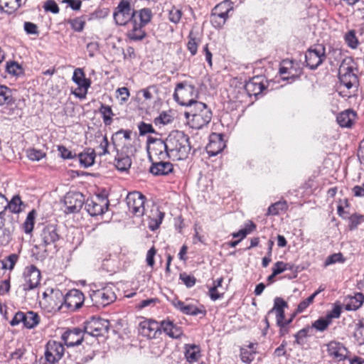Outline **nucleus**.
Returning <instances> with one entry per match:
<instances>
[{
	"label": "nucleus",
	"instance_id": "obj_9",
	"mask_svg": "<svg viewBox=\"0 0 364 364\" xmlns=\"http://www.w3.org/2000/svg\"><path fill=\"white\" fill-rule=\"evenodd\" d=\"M287 303L280 297H276L274 301V306L268 312L264 318V322L266 325V328L269 327V322L268 317L273 313L276 314L277 324L281 328H284L292 321V318L285 320L284 319V308L287 307Z\"/></svg>",
	"mask_w": 364,
	"mask_h": 364
},
{
	"label": "nucleus",
	"instance_id": "obj_8",
	"mask_svg": "<svg viewBox=\"0 0 364 364\" xmlns=\"http://www.w3.org/2000/svg\"><path fill=\"white\" fill-rule=\"evenodd\" d=\"M135 10L132 9L130 0H121L115 8L113 17L119 26H125L129 22H134Z\"/></svg>",
	"mask_w": 364,
	"mask_h": 364
},
{
	"label": "nucleus",
	"instance_id": "obj_43",
	"mask_svg": "<svg viewBox=\"0 0 364 364\" xmlns=\"http://www.w3.org/2000/svg\"><path fill=\"white\" fill-rule=\"evenodd\" d=\"M318 295V292H314L310 296H309L307 299H304L301 302L299 303V304L297 306V309L296 310V312L292 315L291 318H293L296 314L302 313L304 311L307 307L313 303L315 297Z\"/></svg>",
	"mask_w": 364,
	"mask_h": 364
},
{
	"label": "nucleus",
	"instance_id": "obj_39",
	"mask_svg": "<svg viewBox=\"0 0 364 364\" xmlns=\"http://www.w3.org/2000/svg\"><path fill=\"white\" fill-rule=\"evenodd\" d=\"M99 112L102 114L105 124H111L112 122V117L114 116V113L112 110L111 107L109 105L102 104L100 107Z\"/></svg>",
	"mask_w": 364,
	"mask_h": 364
},
{
	"label": "nucleus",
	"instance_id": "obj_40",
	"mask_svg": "<svg viewBox=\"0 0 364 364\" xmlns=\"http://www.w3.org/2000/svg\"><path fill=\"white\" fill-rule=\"evenodd\" d=\"M22 205L23 202L21 201L20 196L18 195L14 196L9 203L6 201V203L5 204L6 209L9 208L11 212L14 213H20L22 210Z\"/></svg>",
	"mask_w": 364,
	"mask_h": 364
},
{
	"label": "nucleus",
	"instance_id": "obj_38",
	"mask_svg": "<svg viewBox=\"0 0 364 364\" xmlns=\"http://www.w3.org/2000/svg\"><path fill=\"white\" fill-rule=\"evenodd\" d=\"M36 215V213L34 210H32L28 213L26 220L23 223V230L25 233L31 234L33 232Z\"/></svg>",
	"mask_w": 364,
	"mask_h": 364
},
{
	"label": "nucleus",
	"instance_id": "obj_22",
	"mask_svg": "<svg viewBox=\"0 0 364 364\" xmlns=\"http://www.w3.org/2000/svg\"><path fill=\"white\" fill-rule=\"evenodd\" d=\"M267 88L265 80L262 76H255L245 83V89L249 96H257Z\"/></svg>",
	"mask_w": 364,
	"mask_h": 364
},
{
	"label": "nucleus",
	"instance_id": "obj_7",
	"mask_svg": "<svg viewBox=\"0 0 364 364\" xmlns=\"http://www.w3.org/2000/svg\"><path fill=\"white\" fill-rule=\"evenodd\" d=\"M92 304L97 307H105L114 302L117 296L114 287L107 285L97 290H92L90 294Z\"/></svg>",
	"mask_w": 364,
	"mask_h": 364
},
{
	"label": "nucleus",
	"instance_id": "obj_5",
	"mask_svg": "<svg viewBox=\"0 0 364 364\" xmlns=\"http://www.w3.org/2000/svg\"><path fill=\"white\" fill-rule=\"evenodd\" d=\"M233 11V3L230 0H224L217 4L212 10L210 21L214 27L221 28L229 17V13Z\"/></svg>",
	"mask_w": 364,
	"mask_h": 364
},
{
	"label": "nucleus",
	"instance_id": "obj_34",
	"mask_svg": "<svg viewBox=\"0 0 364 364\" xmlns=\"http://www.w3.org/2000/svg\"><path fill=\"white\" fill-rule=\"evenodd\" d=\"M114 165L119 171H126L132 165V159L127 155L119 154L115 159Z\"/></svg>",
	"mask_w": 364,
	"mask_h": 364
},
{
	"label": "nucleus",
	"instance_id": "obj_50",
	"mask_svg": "<svg viewBox=\"0 0 364 364\" xmlns=\"http://www.w3.org/2000/svg\"><path fill=\"white\" fill-rule=\"evenodd\" d=\"M341 312L342 309L341 305L335 304L333 309L328 311L325 317L332 323L333 318H338L341 316Z\"/></svg>",
	"mask_w": 364,
	"mask_h": 364
},
{
	"label": "nucleus",
	"instance_id": "obj_27",
	"mask_svg": "<svg viewBox=\"0 0 364 364\" xmlns=\"http://www.w3.org/2000/svg\"><path fill=\"white\" fill-rule=\"evenodd\" d=\"M154 16L153 12L149 8H143L139 10H135L134 22H137L141 26H146L151 21Z\"/></svg>",
	"mask_w": 364,
	"mask_h": 364
},
{
	"label": "nucleus",
	"instance_id": "obj_52",
	"mask_svg": "<svg viewBox=\"0 0 364 364\" xmlns=\"http://www.w3.org/2000/svg\"><path fill=\"white\" fill-rule=\"evenodd\" d=\"M346 42L347 43L348 46L350 47L351 48H355L358 46V41L357 39V37L355 36V33L354 31H348L345 36Z\"/></svg>",
	"mask_w": 364,
	"mask_h": 364
},
{
	"label": "nucleus",
	"instance_id": "obj_1",
	"mask_svg": "<svg viewBox=\"0 0 364 364\" xmlns=\"http://www.w3.org/2000/svg\"><path fill=\"white\" fill-rule=\"evenodd\" d=\"M169 154L173 160H184L188 158L191 146L189 136L183 132L172 131L166 137Z\"/></svg>",
	"mask_w": 364,
	"mask_h": 364
},
{
	"label": "nucleus",
	"instance_id": "obj_46",
	"mask_svg": "<svg viewBox=\"0 0 364 364\" xmlns=\"http://www.w3.org/2000/svg\"><path fill=\"white\" fill-rule=\"evenodd\" d=\"M173 118L169 112H162L159 117H156L154 122L156 125H166L173 122Z\"/></svg>",
	"mask_w": 364,
	"mask_h": 364
},
{
	"label": "nucleus",
	"instance_id": "obj_44",
	"mask_svg": "<svg viewBox=\"0 0 364 364\" xmlns=\"http://www.w3.org/2000/svg\"><path fill=\"white\" fill-rule=\"evenodd\" d=\"M331 323L326 317H320L312 323L311 328L322 332L326 331Z\"/></svg>",
	"mask_w": 364,
	"mask_h": 364
},
{
	"label": "nucleus",
	"instance_id": "obj_18",
	"mask_svg": "<svg viewBox=\"0 0 364 364\" xmlns=\"http://www.w3.org/2000/svg\"><path fill=\"white\" fill-rule=\"evenodd\" d=\"M64 203L66 213H77L83 205V196L80 193H68L65 196Z\"/></svg>",
	"mask_w": 364,
	"mask_h": 364
},
{
	"label": "nucleus",
	"instance_id": "obj_4",
	"mask_svg": "<svg viewBox=\"0 0 364 364\" xmlns=\"http://www.w3.org/2000/svg\"><path fill=\"white\" fill-rule=\"evenodd\" d=\"M149 144L148 146V154L150 161L166 160L171 159L169 154L168 146L166 139L162 140L161 139L149 138L148 139Z\"/></svg>",
	"mask_w": 364,
	"mask_h": 364
},
{
	"label": "nucleus",
	"instance_id": "obj_3",
	"mask_svg": "<svg viewBox=\"0 0 364 364\" xmlns=\"http://www.w3.org/2000/svg\"><path fill=\"white\" fill-rule=\"evenodd\" d=\"M196 97L197 91L194 85L186 82L176 85L173 97L178 104L192 107V105L198 102L195 100Z\"/></svg>",
	"mask_w": 364,
	"mask_h": 364
},
{
	"label": "nucleus",
	"instance_id": "obj_2",
	"mask_svg": "<svg viewBox=\"0 0 364 364\" xmlns=\"http://www.w3.org/2000/svg\"><path fill=\"white\" fill-rule=\"evenodd\" d=\"M191 127L196 129L203 128L212 119V112L205 103L197 102L192 105L190 111L185 112Z\"/></svg>",
	"mask_w": 364,
	"mask_h": 364
},
{
	"label": "nucleus",
	"instance_id": "obj_21",
	"mask_svg": "<svg viewBox=\"0 0 364 364\" xmlns=\"http://www.w3.org/2000/svg\"><path fill=\"white\" fill-rule=\"evenodd\" d=\"M0 106H5V109H9L8 114L14 113L16 107V100L13 97L12 90L5 85H0ZM6 113V111L4 112Z\"/></svg>",
	"mask_w": 364,
	"mask_h": 364
},
{
	"label": "nucleus",
	"instance_id": "obj_29",
	"mask_svg": "<svg viewBox=\"0 0 364 364\" xmlns=\"http://www.w3.org/2000/svg\"><path fill=\"white\" fill-rule=\"evenodd\" d=\"M95 151L93 149H86L83 152L78 154L80 165L85 168L92 166L95 163Z\"/></svg>",
	"mask_w": 364,
	"mask_h": 364
},
{
	"label": "nucleus",
	"instance_id": "obj_51",
	"mask_svg": "<svg viewBox=\"0 0 364 364\" xmlns=\"http://www.w3.org/2000/svg\"><path fill=\"white\" fill-rule=\"evenodd\" d=\"M182 16V11L176 8L173 7L168 12V19L171 22L177 24L181 21Z\"/></svg>",
	"mask_w": 364,
	"mask_h": 364
},
{
	"label": "nucleus",
	"instance_id": "obj_60",
	"mask_svg": "<svg viewBox=\"0 0 364 364\" xmlns=\"http://www.w3.org/2000/svg\"><path fill=\"white\" fill-rule=\"evenodd\" d=\"M18 259V256L12 254L7 257L6 260L3 262V267L4 269H12Z\"/></svg>",
	"mask_w": 364,
	"mask_h": 364
},
{
	"label": "nucleus",
	"instance_id": "obj_14",
	"mask_svg": "<svg viewBox=\"0 0 364 364\" xmlns=\"http://www.w3.org/2000/svg\"><path fill=\"white\" fill-rule=\"evenodd\" d=\"M109 322L107 319L92 317L86 323L85 331L87 335L95 337L103 336L109 331Z\"/></svg>",
	"mask_w": 364,
	"mask_h": 364
},
{
	"label": "nucleus",
	"instance_id": "obj_61",
	"mask_svg": "<svg viewBox=\"0 0 364 364\" xmlns=\"http://www.w3.org/2000/svg\"><path fill=\"white\" fill-rule=\"evenodd\" d=\"M58 150L60 154V156L64 159H71L76 156V154H73L71 151L68 150L64 146H58Z\"/></svg>",
	"mask_w": 364,
	"mask_h": 364
},
{
	"label": "nucleus",
	"instance_id": "obj_58",
	"mask_svg": "<svg viewBox=\"0 0 364 364\" xmlns=\"http://www.w3.org/2000/svg\"><path fill=\"white\" fill-rule=\"evenodd\" d=\"M256 351L250 352L247 349H242L240 353V357L242 362L245 363H250L254 359V355Z\"/></svg>",
	"mask_w": 364,
	"mask_h": 364
},
{
	"label": "nucleus",
	"instance_id": "obj_59",
	"mask_svg": "<svg viewBox=\"0 0 364 364\" xmlns=\"http://www.w3.org/2000/svg\"><path fill=\"white\" fill-rule=\"evenodd\" d=\"M139 131L140 135H145L150 133H155V130L153 128L152 125L150 124L145 123L144 122H141L139 126Z\"/></svg>",
	"mask_w": 364,
	"mask_h": 364
},
{
	"label": "nucleus",
	"instance_id": "obj_25",
	"mask_svg": "<svg viewBox=\"0 0 364 364\" xmlns=\"http://www.w3.org/2000/svg\"><path fill=\"white\" fill-rule=\"evenodd\" d=\"M154 175H167L173 171V165L165 160H156L152 161V165L149 169Z\"/></svg>",
	"mask_w": 364,
	"mask_h": 364
},
{
	"label": "nucleus",
	"instance_id": "obj_53",
	"mask_svg": "<svg viewBox=\"0 0 364 364\" xmlns=\"http://www.w3.org/2000/svg\"><path fill=\"white\" fill-rule=\"evenodd\" d=\"M179 278L188 288L193 287L196 282V279L194 276L188 274L186 272L181 273Z\"/></svg>",
	"mask_w": 364,
	"mask_h": 364
},
{
	"label": "nucleus",
	"instance_id": "obj_15",
	"mask_svg": "<svg viewBox=\"0 0 364 364\" xmlns=\"http://www.w3.org/2000/svg\"><path fill=\"white\" fill-rule=\"evenodd\" d=\"M338 78L341 85L347 89L356 87L358 82L357 75L353 73V68L349 66L346 61H343L338 69Z\"/></svg>",
	"mask_w": 364,
	"mask_h": 364
},
{
	"label": "nucleus",
	"instance_id": "obj_49",
	"mask_svg": "<svg viewBox=\"0 0 364 364\" xmlns=\"http://www.w3.org/2000/svg\"><path fill=\"white\" fill-rule=\"evenodd\" d=\"M183 314L186 315L197 316L198 314H205V311L198 308L193 304H188L183 308Z\"/></svg>",
	"mask_w": 364,
	"mask_h": 364
},
{
	"label": "nucleus",
	"instance_id": "obj_36",
	"mask_svg": "<svg viewBox=\"0 0 364 364\" xmlns=\"http://www.w3.org/2000/svg\"><path fill=\"white\" fill-rule=\"evenodd\" d=\"M21 6V0H0V9L11 14Z\"/></svg>",
	"mask_w": 364,
	"mask_h": 364
},
{
	"label": "nucleus",
	"instance_id": "obj_10",
	"mask_svg": "<svg viewBox=\"0 0 364 364\" xmlns=\"http://www.w3.org/2000/svg\"><path fill=\"white\" fill-rule=\"evenodd\" d=\"M109 205V200L100 195L95 198H87L85 203L86 211L92 217L104 214L107 210Z\"/></svg>",
	"mask_w": 364,
	"mask_h": 364
},
{
	"label": "nucleus",
	"instance_id": "obj_41",
	"mask_svg": "<svg viewBox=\"0 0 364 364\" xmlns=\"http://www.w3.org/2000/svg\"><path fill=\"white\" fill-rule=\"evenodd\" d=\"M288 208L287 203L285 200L278 201L272 204L267 210V215H276L281 211H284Z\"/></svg>",
	"mask_w": 364,
	"mask_h": 364
},
{
	"label": "nucleus",
	"instance_id": "obj_45",
	"mask_svg": "<svg viewBox=\"0 0 364 364\" xmlns=\"http://www.w3.org/2000/svg\"><path fill=\"white\" fill-rule=\"evenodd\" d=\"M68 23L70 25L72 28L77 32H81L85 25V19L84 17H77L73 19H69Z\"/></svg>",
	"mask_w": 364,
	"mask_h": 364
},
{
	"label": "nucleus",
	"instance_id": "obj_31",
	"mask_svg": "<svg viewBox=\"0 0 364 364\" xmlns=\"http://www.w3.org/2000/svg\"><path fill=\"white\" fill-rule=\"evenodd\" d=\"M364 302V294L358 292L354 296H349L347 303L345 304L346 311H355L358 309Z\"/></svg>",
	"mask_w": 364,
	"mask_h": 364
},
{
	"label": "nucleus",
	"instance_id": "obj_23",
	"mask_svg": "<svg viewBox=\"0 0 364 364\" xmlns=\"http://www.w3.org/2000/svg\"><path fill=\"white\" fill-rule=\"evenodd\" d=\"M225 147V143L220 134L213 133L210 136L209 143L206 146V151L209 156H216Z\"/></svg>",
	"mask_w": 364,
	"mask_h": 364
},
{
	"label": "nucleus",
	"instance_id": "obj_57",
	"mask_svg": "<svg viewBox=\"0 0 364 364\" xmlns=\"http://www.w3.org/2000/svg\"><path fill=\"white\" fill-rule=\"evenodd\" d=\"M6 71L9 74L18 75V74L21 72V67L16 62L7 63Z\"/></svg>",
	"mask_w": 364,
	"mask_h": 364
},
{
	"label": "nucleus",
	"instance_id": "obj_64",
	"mask_svg": "<svg viewBox=\"0 0 364 364\" xmlns=\"http://www.w3.org/2000/svg\"><path fill=\"white\" fill-rule=\"evenodd\" d=\"M24 30L28 34L38 35V31L37 26L31 22L24 23Z\"/></svg>",
	"mask_w": 364,
	"mask_h": 364
},
{
	"label": "nucleus",
	"instance_id": "obj_16",
	"mask_svg": "<svg viewBox=\"0 0 364 364\" xmlns=\"http://www.w3.org/2000/svg\"><path fill=\"white\" fill-rule=\"evenodd\" d=\"M65 348L63 345L55 341H49L46 346L45 358L50 364L58 363L63 356Z\"/></svg>",
	"mask_w": 364,
	"mask_h": 364
},
{
	"label": "nucleus",
	"instance_id": "obj_11",
	"mask_svg": "<svg viewBox=\"0 0 364 364\" xmlns=\"http://www.w3.org/2000/svg\"><path fill=\"white\" fill-rule=\"evenodd\" d=\"M85 296L83 293L76 289L70 290L63 297V303L60 306V309L68 311H75L80 309L84 304Z\"/></svg>",
	"mask_w": 364,
	"mask_h": 364
},
{
	"label": "nucleus",
	"instance_id": "obj_19",
	"mask_svg": "<svg viewBox=\"0 0 364 364\" xmlns=\"http://www.w3.org/2000/svg\"><path fill=\"white\" fill-rule=\"evenodd\" d=\"M85 331L79 328L68 329L62 335V339L68 347L78 346L85 338Z\"/></svg>",
	"mask_w": 364,
	"mask_h": 364
},
{
	"label": "nucleus",
	"instance_id": "obj_30",
	"mask_svg": "<svg viewBox=\"0 0 364 364\" xmlns=\"http://www.w3.org/2000/svg\"><path fill=\"white\" fill-rule=\"evenodd\" d=\"M149 218V228L151 230H155L160 226L164 218V213L161 212L159 208L156 207L151 211Z\"/></svg>",
	"mask_w": 364,
	"mask_h": 364
},
{
	"label": "nucleus",
	"instance_id": "obj_37",
	"mask_svg": "<svg viewBox=\"0 0 364 364\" xmlns=\"http://www.w3.org/2000/svg\"><path fill=\"white\" fill-rule=\"evenodd\" d=\"M12 230L4 226L3 219H0V244L7 245L12 239Z\"/></svg>",
	"mask_w": 364,
	"mask_h": 364
},
{
	"label": "nucleus",
	"instance_id": "obj_12",
	"mask_svg": "<svg viewBox=\"0 0 364 364\" xmlns=\"http://www.w3.org/2000/svg\"><path fill=\"white\" fill-rule=\"evenodd\" d=\"M326 49L322 45L309 48L305 53L306 66L311 70L316 69L326 60Z\"/></svg>",
	"mask_w": 364,
	"mask_h": 364
},
{
	"label": "nucleus",
	"instance_id": "obj_56",
	"mask_svg": "<svg viewBox=\"0 0 364 364\" xmlns=\"http://www.w3.org/2000/svg\"><path fill=\"white\" fill-rule=\"evenodd\" d=\"M289 264L285 263L282 261L277 262L272 268V272L274 273V274H279L282 272H284L287 269H290L291 267H289Z\"/></svg>",
	"mask_w": 364,
	"mask_h": 364
},
{
	"label": "nucleus",
	"instance_id": "obj_54",
	"mask_svg": "<svg viewBox=\"0 0 364 364\" xmlns=\"http://www.w3.org/2000/svg\"><path fill=\"white\" fill-rule=\"evenodd\" d=\"M364 221V216L362 215L353 214L349 218V228L355 229L358 225Z\"/></svg>",
	"mask_w": 364,
	"mask_h": 364
},
{
	"label": "nucleus",
	"instance_id": "obj_28",
	"mask_svg": "<svg viewBox=\"0 0 364 364\" xmlns=\"http://www.w3.org/2000/svg\"><path fill=\"white\" fill-rule=\"evenodd\" d=\"M184 349L185 358L190 363L198 361L201 356L200 348L198 345L186 344Z\"/></svg>",
	"mask_w": 364,
	"mask_h": 364
},
{
	"label": "nucleus",
	"instance_id": "obj_17",
	"mask_svg": "<svg viewBox=\"0 0 364 364\" xmlns=\"http://www.w3.org/2000/svg\"><path fill=\"white\" fill-rule=\"evenodd\" d=\"M24 283L22 284L23 290L30 291L36 288L41 280V272L34 265H31L25 269Z\"/></svg>",
	"mask_w": 364,
	"mask_h": 364
},
{
	"label": "nucleus",
	"instance_id": "obj_55",
	"mask_svg": "<svg viewBox=\"0 0 364 364\" xmlns=\"http://www.w3.org/2000/svg\"><path fill=\"white\" fill-rule=\"evenodd\" d=\"M311 329V326H306L305 328L299 331L295 335L296 342L298 344H301L304 342V339L306 338L309 335L310 330Z\"/></svg>",
	"mask_w": 364,
	"mask_h": 364
},
{
	"label": "nucleus",
	"instance_id": "obj_24",
	"mask_svg": "<svg viewBox=\"0 0 364 364\" xmlns=\"http://www.w3.org/2000/svg\"><path fill=\"white\" fill-rule=\"evenodd\" d=\"M327 350L330 356L339 361L344 360L348 353L346 348L336 341H331L327 345Z\"/></svg>",
	"mask_w": 364,
	"mask_h": 364
},
{
	"label": "nucleus",
	"instance_id": "obj_32",
	"mask_svg": "<svg viewBox=\"0 0 364 364\" xmlns=\"http://www.w3.org/2000/svg\"><path fill=\"white\" fill-rule=\"evenodd\" d=\"M355 114L351 110H346L337 116V122L342 127H350L353 124Z\"/></svg>",
	"mask_w": 364,
	"mask_h": 364
},
{
	"label": "nucleus",
	"instance_id": "obj_33",
	"mask_svg": "<svg viewBox=\"0 0 364 364\" xmlns=\"http://www.w3.org/2000/svg\"><path fill=\"white\" fill-rule=\"evenodd\" d=\"M39 321L40 318L37 313L31 311L24 313L22 323L26 328L31 329L34 328L39 323Z\"/></svg>",
	"mask_w": 364,
	"mask_h": 364
},
{
	"label": "nucleus",
	"instance_id": "obj_42",
	"mask_svg": "<svg viewBox=\"0 0 364 364\" xmlns=\"http://www.w3.org/2000/svg\"><path fill=\"white\" fill-rule=\"evenodd\" d=\"M200 39L198 38L193 33V31H191L188 36V41L187 43L188 50L191 53V55H195L197 53L198 46L200 43Z\"/></svg>",
	"mask_w": 364,
	"mask_h": 364
},
{
	"label": "nucleus",
	"instance_id": "obj_63",
	"mask_svg": "<svg viewBox=\"0 0 364 364\" xmlns=\"http://www.w3.org/2000/svg\"><path fill=\"white\" fill-rule=\"evenodd\" d=\"M156 253V250L154 247L150 248L147 252L146 261L147 264L151 267H153L154 265V256Z\"/></svg>",
	"mask_w": 364,
	"mask_h": 364
},
{
	"label": "nucleus",
	"instance_id": "obj_26",
	"mask_svg": "<svg viewBox=\"0 0 364 364\" xmlns=\"http://www.w3.org/2000/svg\"><path fill=\"white\" fill-rule=\"evenodd\" d=\"M160 328L161 332L163 331L166 335L173 338H178L183 334L181 328L169 320L161 321Z\"/></svg>",
	"mask_w": 364,
	"mask_h": 364
},
{
	"label": "nucleus",
	"instance_id": "obj_6",
	"mask_svg": "<svg viewBox=\"0 0 364 364\" xmlns=\"http://www.w3.org/2000/svg\"><path fill=\"white\" fill-rule=\"evenodd\" d=\"M60 238L59 230L56 225L48 224L43 225L38 233V245L36 247H47L55 245Z\"/></svg>",
	"mask_w": 364,
	"mask_h": 364
},
{
	"label": "nucleus",
	"instance_id": "obj_35",
	"mask_svg": "<svg viewBox=\"0 0 364 364\" xmlns=\"http://www.w3.org/2000/svg\"><path fill=\"white\" fill-rule=\"evenodd\" d=\"M133 28L128 32V37L130 40L137 41H141L146 36V33L143 29L144 26L137 24V22L132 23Z\"/></svg>",
	"mask_w": 364,
	"mask_h": 364
},
{
	"label": "nucleus",
	"instance_id": "obj_62",
	"mask_svg": "<svg viewBox=\"0 0 364 364\" xmlns=\"http://www.w3.org/2000/svg\"><path fill=\"white\" fill-rule=\"evenodd\" d=\"M46 11H50L53 14H58L59 12V8L55 1L53 0H48L44 5Z\"/></svg>",
	"mask_w": 364,
	"mask_h": 364
},
{
	"label": "nucleus",
	"instance_id": "obj_20",
	"mask_svg": "<svg viewBox=\"0 0 364 364\" xmlns=\"http://www.w3.org/2000/svg\"><path fill=\"white\" fill-rule=\"evenodd\" d=\"M139 331L144 337L155 338L161 334L160 323L151 319L144 320L140 322Z\"/></svg>",
	"mask_w": 364,
	"mask_h": 364
},
{
	"label": "nucleus",
	"instance_id": "obj_13",
	"mask_svg": "<svg viewBox=\"0 0 364 364\" xmlns=\"http://www.w3.org/2000/svg\"><path fill=\"white\" fill-rule=\"evenodd\" d=\"M126 200L130 213L136 217L144 215L146 197L142 193L138 191L129 193L127 196Z\"/></svg>",
	"mask_w": 364,
	"mask_h": 364
},
{
	"label": "nucleus",
	"instance_id": "obj_48",
	"mask_svg": "<svg viewBox=\"0 0 364 364\" xmlns=\"http://www.w3.org/2000/svg\"><path fill=\"white\" fill-rule=\"evenodd\" d=\"M27 156L31 161H38L46 157V153L40 149H29L26 151Z\"/></svg>",
	"mask_w": 364,
	"mask_h": 364
},
{
	"label": "nucleus",
	"instance_id": "obj_47",
	"mask_svg": "<svg viewBox=\"0 0 364 364\" xmlns=\"http://www.w3.org/2000/svg\"><path fill=\"white\" fill-rule=\"evenodd\" d=\"M346 258L343 257V254L341 252L338 253H334L331 255H329L325 262L324 266L327 267L331 264H333L336 263H344L346 262Z\"/></svg>",
	"mask_w": 364,
	"mask_h": 364
}]
</instances>
